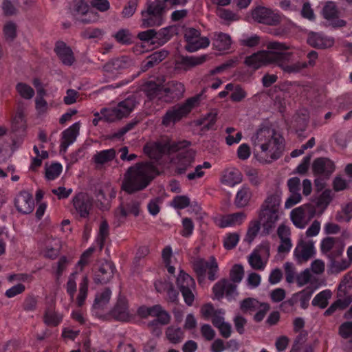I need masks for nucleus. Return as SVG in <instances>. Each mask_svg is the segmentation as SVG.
Returning <instances> with one entry per match:
<instances>
[{
  "label": "nucleus",
  "instance_id": "obj_1",
  "mask_svg": "<svg viewBox=\"0 0 352 352\" xmlns=\"http://www.w3.org/2000/svg\"><path fill=\"white\" fill-rule=\"evenodd\" d=\"M254 156L262 164H270L280 157L285 149L283 138L274 129L259 128L250 138Z\"/></svg>",
  "mask_w": 352,
  "mask_h": 352
},
{
  "label": "nucleus",
  "instance_id": "obj_2",
  "mask_svg": "<svg viewBox=\"0 0 352 352\" xmlns=\"http://www.w3.org/2000/svg\"><path fill=\"white\" fill-rule=\"evenodd\" d=\"M189 143L186 141L162 144L159 142L147 144L144 153L151 158L157 159L167 152L171 156V165L179 173H184L193 162L195 152L188 149Z\"/></svg>",
  "mask_w": 352,
  "mask_h": 352
},
{
  "label": "nucleus",
  "instance_id": "obj_3",
  "mask_svg": "<svg viewBox=\"0 0 352 352\" xmlns=\"http://www.w3.org/2000/svg\"><path fill=\"white\" fill-rule=\"evenodd\" d=\"M282 193L280 191L268 194L261 205L258 221H252L248 230L245 241L251 243L258 233L261 225L264 230L268 233L274 228L276 223L283 215L280 210Z\"/></svg>",
  "mask_w": 352,
  "mask_h": 352
},
{
  "label": "nucleus",
  "instance_id": "obj_4",
  "mask_svg": "<svg viewBox=\"0 0 352 352\" xmlns=\"http://www.w3.org/2000/svg\"><path fill=\"white\" fill-rule=\"evenodd\" d=\"M289 47L283 43L270 42L267 50L259 51L248 56L245 64L253 69H258L267 64H277L283 67L281 62L289 60L291 52H287Z\"/></svg>",
  "mask_w": 352,
  "mask_h": 352
},
{
  "label": "nucleus",
  "instance_id": "obj_5",
  "mask_svg": "<svg viewBox=\"0 0 352 352\" xmlns=\"http://www.w3.org/2000/svg\"><path fill=\"white\" fill-rule=\"evenodd\" d=\"M158 174V170L151 163L137 164L127 170L122 188L129 193L141 190Z\"/></svg>",
  "mask_w": 352,
  "mask_h": 352
},
{
  "label": "nucleus",
  "instance_id": "obj_6",
  "mask_svg": "<svg viewBox=\"0 0 352 352\" xmlns=\"http://www.w3.org/2000/svg\"><path fill=\"white\" fill-rule=\"evenodd\" d=\"M144 91L150 100H163L168 102L170 98L182 96L185 88L182 83L175 81L165 83L162 77L156 81L150 80L146 82Z\"/></svg>",
  "mask_w": 352,
  "mask_h": 352
},
{
  "label": "nucleus",
  "instance_id": "obj_7",
  "mask_svg": "<svg viewBox=\"0 0 352 352\" xmlns=\"http://www.w3.org/2000/svg\"><path fill=\"white\" fill-rule=\"evenodd\" d=\"M244 274L241 265H234L230 271V278L232 282L228 280H222L217 282L212 288L214 299L219 300L223 296L229 300H232L238 296L236 283L241 281Z\"/></svg>",
  "mask_w": 352,
  "mask_h": 352
},
{
  "label": "nucleus",
  "instance_id": "obj_8",
  "mask_svg": "<svg viewBox=\"0 0 352 352\" xmlns=\"http://www.w3.org/2000/svg\"><path fill=\"white\" fill-rule=\"evenodd\" d=\"M199 97H192L182 104H177L167 111L162 119L166 126L173 125L175 122L186 116L192 109L199 104Z\"/></svg>",
  "mask_w": 352,
  "mask_h": 352
},
{
  "label": "nucleus",
  "instance_id": "obj_9",
  "mask_svg": "<svg viewBox=\"0 0 352 352\" xmlns=\"http://www.w3.org/2000/svg\"><path fill=\"white\" fill-rule=\"evenodd\" d=\"M135 101L128 98L120 102L116 107L104 108L101 110V117L106 122H114L128 116L135 108Z\"/></svg>",
  "mask_w": 352,
  "mask_h": 352
},
{
  "label": "nucleus",
  "instance_id": "obj_10",
  "mask_svg": "<svg viewBox=\"0 0 352 352\" xmlns=\"http://www.w3.org/2000/svg\"><path fill=\"white\" fill-rule=\"evenodd\" d=\"M176 284L186 304L191 306L196 295V286L193 278L184 271L180 270L177 277Z\"/></svg>",
  "mask_w": 352,
  "mask_h": 352
},
{
  "label": "nucleus",
  "instance_id": "obj_11",
  "mask_svg": "<svg viewBox=\"0 0 352 352\" xmlns=\"http://www.w3.org/2000/svg\"><path fill=\"white\" fill-rule=\"evenodd\" d=\"M315 214L316 210L312 204H303L291 211L290 219L296 228L303 229Z\"/></svg>",
  "mask_w": 352,
  "mask_h": 352
},
{
  "label": "nucleus",
  "instance_id": "obj_12",
  "mask_svg": "<svg viewBox=\"0 0 352 352\" xmlns=\"http://www.w3.org/2000/svg\"><path fill=\"white\" fill-rule=\"evenodd\" d=\"M164 10L161 1L151 3L146 10L142 12V27L160 25L162 23V12Z\"/></svg>",
  "mask_w": 352,
  "mask_h": 352
},
{
  "label": "nucleus",
  "instance_id": "obj_13",
  "mask_svg": "<svg viewBox=\"0 0 352 352\" xmlns=\"http://www.w3.org/2000/svg\"><path fill=\"white\" fill-rule=\"evenodd\" d=\"M320 248L321 253L329 260L342 255L344 244L338 238L327 236L321 240Z\"/></svg>",
  "mask_w": 352,
  "mask_h": 352
},
{
  "label": "nucleus",
  "instance_id": "obj_14",
  "mask_svg": "<svg viewBox=\"0 0 352 352\" xmlns=\"http://www.w3.org/2000/svg\"><path fill=\"white\" fill-rule=\"evenodd\" d=\"M316 254L315 242L311 239H300L293 252L294 258L298 263H307Z\"/></svg>",
  "mask_w": 352,
  "mask_h": 352
},
{
  "label": "nucleus",
  "instance_id": "obj_15",
  "mask_svg": "<svg viewBox=\"0 0 352 352\" xmlns=\"http://www.w3.org/2000/svg\"><path fill=\"white\" fill-rule=\"evenodd\" d=\"M250 16L254 21L270 25H276L280 21L277 12L264 6L255 7L251 10Z\"/></svg>",
  "mask_w": 352,
  "mask_h": 352
},
{
  "label": "nucleus",
  "instance_id": "obj_16",
  "mask_svg": "<svg viewBox=\"0 0 352 352\" xmlns=\"http://www.w3.org/2000/svg\"><path fill=\"white\" fill-rule=\"evenodd\" d=\"M193 268L199 277V281L205 278L207 272L209 279L213 280L218 271V264L214 256H211L208 261L199 258L194 261Z\"/></svg>",
  "mask_w": 352,
  "mask_h": 352
},
{
  "label": "nucleus",
  "instance_id": "obj_17",
  "mask_svg": "<svg viewBox=\"0 0 352 352\" xmlns=\"http://www.w3.org/2000/svg\"><path fill=\"white\" fill-rule=\"evenodd\" d=\"M184 37L187 43L185 48L190 52L206 48L210 43L208 37L201 36L200 32L192 28L186 30Z\"/></svg>",
  "mask_w": 352,
  "mask_h": 352
},
{
  "label": "nucleus",
  "instance_id": "obj_18",
  "mask_svg": "<svg viewBox=\"0 0 352 352\" xmlns=\"http://www.w3.org/2000/svg\"><path fill=\"white\" fill-rule=\"evenodd\" d=\"M30 276L25 273H11L6 276L7 281L9 283L18 282L8 288L5 292V296L8 298H14L20 294H22L25 290V286L23 283L28 280Z\"/></svg>",
  "mask_w": 352,
  "mask_h": 352
},
{
  "label": "nucleus",
  "instance_id": "obj_19",
  "mask_svg": "<svg viewBox=\"0 0 352 352\" xmlns=\"http://www.w3.org/2000/svg\"><path fill=\"white\" fill-rule=\"evenodd\" d=\"M270 255V245L264 242L255 250L248 257V263L255 270H263Z\"/></svg>",
  "mask_w": 352,
  "mask_h": 352
},
{
  "label": "nucleus",
  "instance_id": "obj_20",
  "mask_svg": "<svg viewBox=\"0 0 352 352\" xmlns=\"http://www.w3.org/2000/svg\"><path fill=\"white\" fill-rule=\"evenodd\" d=\"M135 311L129 308L124 296H120L112 309L113 316L118 320L128 321L134 315Z\"/></svg>",
  "mask_w": 352,
  "mask_h": 352
},
{
  "label": "nucleus",
  "instance_id": "obj_21",
  "mask_svg": "<svg viewBox=\"0 0 352 352\" xmlns=\"http://www.w3.org/2000/svg\"><path fill=\"white\" fill-rule=\"evenodd\" d=\"M73 206L81 217H87L92 206L91 199L86 193H78L73 199Z\"/></svg>",
  "mask_w": 352,
  "mask_h": 352
},
{
  "label": "nucleus",
  "instance_id": "obj_22",
  "mask_svg": "<svg viewBox=\"0 0 352 352\" xmlns=\"http://www.w3.org/2000/svg\"><path fill=\"white\" fill-rule=\"evenodd\" d=\"M16 210L23 214H29L34 210V203L32 195L26 191L21 192L15 198Z\"/></svg>",
  "mask_w": 352,
  "mask_h": 352
},
{
  "label": "nucleus",
  "instance_id": "obj_23",
  "mask_svg": "<svg viewBox=\"0 0 352 352\" xmlns=\"http://www.w3.org/2000/svg\"><path fill=\"white\" fill-rule=\"evenodd\" d=\"M246 219V214L240 212L216 218L215 223L219 228H229L241 225Z\"/></svg>",
  "mask_w": 352,
  "mask_h": 352
},
{
  "label": "nucleus",
  "instance_id": "obj_24",
  "mask_svg": "<svg viewBox=\"0 0 352 352\" xmlns=\"http://www.w3.org/2000/svg\"><path fill=\"white\" fill-rule=\"evenodd\" d=\"M322 15L330 25L333 27H342L345 25V21L338 16V12L333 2H328L322 10Z\"/></svg>",
  "mask_w": 352,
  "mask_h": 352
},
{
  "label": "nucleus",
  "instance_id": "obj_25",
  "mask_svg": "<svg viewBox=\"0 0 352 352\" xmlns=\"http://www.w3.org/2000/svg\"><path fill=\"white\" fill-rule=\"evenodd\" d=\"M115 267L110 262L102 263L97 272L94 273V280L97 283H107L113 277Z\"/></svg>",
  "mask_w": 352,
  "mask_h": 352
},
{
  "label": "nucleus",
  "instance_id": "obj_26",
  "mask_svg": "<svg viewBox=\"0 0 352 352\" xmlns=\"http://www.w3.org/2000/svg\"><path fill=\"white\" fill-rule=\"evenodd\" d=\"M232 43L230 34L221 32H215L212 37V44L214 48L220 52L228 50Z\"/></svg>",
  "mask_w": 352,
  "mask_h": 352
},
{
  "label": "nucleus",
  "instance_id": "obj_27",
  "mask_svg": "<svg viewBox=\"0 0 352 352\" xmlns=\"http://www.w3.org/2000/svg\"><path fill=\"white\" fill-rule=\"evenodd\" d=\"M169 29H162L159 32H156L154 30H148L146 31L141 32L138 34V38L147 43H155L157 40L161 39L162 35L164 36L162 43L168 40Z\"/></svg>",
  "mask_w": 352,
  "mask_h": 352
},
{
  "label": "nucleus",
  "instance_id": "obj_28",
  "mask_svg": "<svg viewBox=\"0 0 352 352\" xmlns=\"http://www.w3.org/2000/svg\"><path fill=\"white\" fill-rule=\"evenodd\" d=\"M80 122H75L62 133L61 149L64 151L72 144L79 134Z\"/></svg>",
  "mask_w": 352,
  "mask_h": 352
},
{
  "label": "nucleus",
  "instance_id": "obj_29",
  "mask_svg": "<svg viewBox=\"0 0 352 352\" xmlns=\"http://www.w3.org/2000/svg\"><path fill=\"white\" fill-rule=\"evenodd\" d=\"M315 175H330L335 170L333 162L326 158H318L316 160L312 166Z\"/></svg>",
  "mask_w": 352,
  "mask_h": 352
},
{
  "label": "nucleus",
  "instance_id": "obj_30",
  "mask_svg": "<svg viewBox=\"0 0 352 352\" xmlns=\"http://www.w3.org/2000/svg\"><path fill=\"white\" fill-rule=\"evenodd\" d=\"M307 43L314 47L327 48L333 46L334 40L322 34L310 32L307 37Z\"/></svg>",
  "mask_w": 352,
  "mask_h": 352
},
{
  "label": "nucleus",
  "instance_id": "obj_31",
  "mask_svg": "<svg viewBox=\"0 0 352 352\" xmlns=\"http://www.w3.org/2000/svg\"><path fill=\"white\" fill-rule=\"evenodd\" d=\"M316 289L317 287L313 288L311 287H307L303 290L294 294L287 302L293 305L294 303L299 301L300 307L302 309H306L308 307L312 294Z\"/></svg>",
  "mask_w": 352,
  "mask_h": 352
},
{
  "label": "nucleus",
  "instance_id": "obj_32",
  "mask_svg": "<svg viewBox=\"0 0 352 352\" xmlns=\"http://www.w3.org/2000/svg\"><path fill=\"white\" fill-rule=\"evenodd\" d=\"M54 51L64 65H71L74 61L73 52L69 47L64 42L58 41L56 43Z\"/></svg>",
  "mask_w": 352,
  "mask_h": 352
},
{
  "label": "nucleus",
  "instance_id": "obj_33",
  "mask_svg": "<svg viewBox=\"0 0 352 352\" xmlns=\"http://www.w3.org/2000/svg\"><path fill=\"white\" fill-rule=\"evenodd\" d=\"M140 212V204L135 201H131L127 204V209H125L122 204L116 210V217L118 221H123L129 214L137 217Z\"/></svg>",
  "mask_w": 352,
  "mask_h": 352
},
{
  "label": "nucleus",
  "instance_id": "obj_34",
  "mask_svg": "<svg viewBox=\"0 0 352 352\" xmlns=\"http://www.w3.org/2000/svg\"><path fill=\"white\" fill-rule=\"evenodd\" d=\"M221 182L228 186L233 187L242 182V175L235 168H228L224 171Z\"/></svg>",
  "mask_w": 352,
  "mask_h": 352
},
{
  "label": "nucleus",
  "instance_id": "obj_35",
  "mask_svg": "<svg viewBox=\"0 0 352 352\" xmlns=\"http://www.w3.org/2000/svg\"><path fill=\"white\" fill-rule=\"evenodd\" d=\"M252 197V190L245 185L242 186L238 190L235 197V204L239 208L247 206Z\"/></svg>",
  "mask_w": 352,
  "mask_h": 352
},
{
  "label": "nucleus",
  "instance_id": "obj_36",
  "mask_svg": "<svg viewBox=\"0 0 352 352\" xmlns=\"http://www.w3.org/2000/svg\"><path fill=\"white\" fill-rule=\"evenodd\" d=\"M60 249V241L58 239H47L45 242L43 253L45 257L54 258L58 254Z\"/></svg>",
  "mask_w": 352,
  "mask_h": 352
},
{
  "label": "nucleus",
  "instance_id": "obj_37",
  "mask_svg": "<svg viewBox=\"0 0 352 352\" xmlns=\"http://www.w3.org/2000/svg\"><path fill=\"white\" fill-rule=\"evenodd\" d=\"M162 260L170 274H174L177 261L170 246L166 247L162 253Z\"/></svg>",
  "mask_w": 352,
  "mask_h": 352
},
{
  "label": "nucleus",
  "instance_id": "obj_38",
  "mask_svg": "<svg viewBox=\"0 0 352 352\" xmlns=\"http://www.w3.org/2000/svg\"><path fill=\"white\" fill-rule=\"evenodd\" d=\"M210 58L209 54H201L199 56H191L184 57L182 59V65L184 69L201 65Z\"/></svg>",
  "mask_w": 352,
  "mask_h": 352
},
{
  "label": "nucleus",
  "instance_id": "obj_39",
  "mask_svg": "<svg viewBox=\"0 0 352 352\" xmlns=\"http://www.w3.org/2000/svg\"><path fill=\"white\" fill-rule=\"evenodd\" d=\"M116 156V151L114 149H107L103 150L100 152L96 153L94 157L93 160L94 163L97 166H102L109 162L113 160Z\"/></svg>",
  "mask_w": 352,
  "mask_h": 352
},
{
  "label": "nucleus",
  "instance_id": "obj_40",
  "mask_svg": "<svg viewBox=\"0 0 352 352\" xmlns=\"http://www.w3.org/2000/svg\"><path fill=\"white\" fill-rule=\"evenodd\" d=\"M217 116V111H212L195 120V123L201 126L202 129H210L215 124Z\"/></svg>",
  "mask_w": 352,
  "mask_h": 352
},
{
  "label": "nucleus",
  "instance_id": "obj_41",
  "mask_svg": "<svg viewBox=\"0 0 352 352\" xmlns=\"http://www.w3.org/2000/svg\"><path fill=\"white\" fill-rule=\"evenodd\" d=\"M336 258H333L329 260L328 267L331 273L338 274L350 267V261H347L344 258L341 259L340 261H337Z\"/></svg>",
  "mask_w": 352,
  "mask_h": 352
},
{
  "label": "nucleus",
  "instance_id": "obj_42",
  "mask_svg": "<svg viewBox=\"0 0 352 352\" xmlns=\"http://www.w3.org/2000/svg\"><path fill=\"white\" fill-rule=\"evenodd\" d=\"M216 12L217 15L225 24L229 25L232 22L239 21L240 19L239 16L236 12L228 9L219 8L217 9Z\"/></svg>",
  "mask_w": 352,
  "mask_h": 352
},
{
  "label": "nucleus",
  "instance_id": "obj_43",
  "mask_svg": "<svg viewBox=\"0 0 352 352\" xmlns=\"http://www.w3.org/2000/svg\"><path fill=\"white\" fill-rule=\"evenodd\" d=\"M332 296V292L329 289H324L315 296L312 300V305L320 308L324 309L328 305L329 300Z\"/></svg>",
  "mask_w": 352,
  "mask_h": 352
},
{
  "label": "nucleus",
  "instance_id": "obj_44",
  "mask_svg": "<svg viewBox=\"0 0 352 352\" xmlns=\"http://www.w3.org/2000/svg\"><path fill=\"white\" fill-rule=\"evenodd\" d=\"M352 219V202L343 204L336 216V219L340 222H349Z\"/></svg>",
  "mask_w": 352,
  "mask_h": 352
},
{
  "label": "nucleus",
  "instance_id": "obj_45",
  "mask_svg": "<svg viewBox=\"0 0 352 352\" xmlns=\"http://www.w3.org/2000/svg\"><path fill=\"white\" fill-rule=\"evenodd\" d=\"M111 292L109 289H105L100 294H98L93 305L94 309H103L108 304L111 298Z\"/></svg>",
  "mask_w": 352,
  "mask_h": 352
},
{
  "label": "nucleus",
  "instance_id": "obj_46",
  "mask_svg": "<svg viewBox=\"0 0 352 352\" xmlns=\"http://www.w3.org/2000/svg\"><path fill=\"white\" fill-rule=\"evenodd\" d=\"M260 305L258 302L255 298H248L240 303V308L244 313L252 314L257 310L258 307Z\"/></svg>",
  "mask_w": 352,
  "mask_h": 352
},
{
  "label": "nucleus",
  "instance_id": "obj_47",
  "mask_svg": "<svg viewBox=\"0 0 352 352\" xmlns=\"http://www.w3.org/2000/svg\"><path fill=\"white\" fill-rule=\"evenodd\" d=\"M63 316L54 311L52 309H48L45 314L44 321L49 326H56L62 320Z\"/></svg>",
  "mask_w": 352,
  "mask_h": 352
},
{
  "label": "nucleus",
  "instance_id": "obj_48",
  "mask_svg": "<svg viewBox=\"0 0 352 352\" xmlns=\"http://www.w3.org/2000/svg\"><path fill=\"white\" fill-rule=\"evenodd\" d=\"M88 291V275L85 274L82 276L80 283L79 293L77 297V303L79 306H82L87 296Z\"/></svg>",
  "mask_w": 352,
  "mask_h": 352
},
{
  "label": "nucleus",
  "instance_id": "obj_49",
  "mask_svg": "<svg viewBox=\"0 0 352 352\" xmlns=\"http://www.w3.org/2000/svg\"><path fill=\"white\" fill-rule=\"evenodd\" d=\"M34 152L36 154V157L32 159L30 168L34 170L37 167L41 165L42 160L48 157V153L46 151L42 149L39 150V148L34 146L33 148Z\"/></svg>",
  "mask_w": 352,
  "mask_h": 352
},
{
  "label": "nucleus",
  "instance_id": "obj_50",
  "mask_svg": "<svg viewBox=\"0 0 352 352\" xmlns=\"http://www.w3.org/2000/svg\"><path fill=\"white\" fill-rule=\"evenodd\" d=\"M16 89L19 95L25 99H30L34 96V89L25 82H18Z\"/></svg>",
  "mask_w": 352,
  "mask_h": 352
},
{
  "label": "nucleus",
  "instance_id": "obj_51",
  "mask_svg": "<svg viewBox=\"0 0 352 352\" xmlns=\"http://www.w3.org/2000/svg\"><path fill=\"white\" fill-rule=\"evenodd\" d=\"M166 337L172 343H177L183 339L184 333L179 327H170L167 329Z\"/></svg>",
  "mask_w": 352,
  "mask_h": 352
},
{
  "label": "nucleus",
  "instance_id": "obj_52",
  "mask_svg": "<svg viewBox=\"0 0 352 352\" xmlns=\"http://www.w3.org/2000/svg\"><path fill=\"white\" fill-rule=\"evenodd\" d=\"M211 168V164L208 162H204L202 164L196 166L193 172L189 173L187 175V178L189 180H195L202 177L204 175L203 169H209Z\"/></svg>",
  "mask_w": 352,
  "mask_h": 352
},
{
  "label": "nucleus",
  "instance_id": "obj_53",
  "mask_svg": "<svg viewBox=\"0 0 352 352\" xmlns=\"http://www.w3.org/2000/svg\"><path fill=\"white\" fill-rule=\"evenodd\" d=\"M168 55V52L166 51H157L153 53L149 56L148 60L146 63L145 67L146 68L152 67L153 65L158 63L163 60Z\"/></svg>",
  "mask_w": 352,
  "mask_h": 352
},
{
  "label": "nucleus",
  "instance_id": "obj_54",
  "mask_svg": "<svg viewBox=\"0 0 352 352\" xmlns=\"http://www.w3.org/2000/svg\"><path fill=\"white\" fill-rule=\"evenodd\" d=\"M63 166L59 163H54L46 168L45 175L47 179L54 180L61 173Z\"/></svg>",
  "mask_w": 352,
  "mask_h": 352
},
{
  "label": "nucleus",
  "instance_id": "obj_55",
  "mask_svg": "<svg viewBox=\"0 0 352 352\" xmlns=\"http://www.w3.org/2000/svg\"><path fill=\"white\" fill-rule=\"evenodd\" d=\"M25 122L23 110L18 108L15 114L12 116L11 119V126L13 130H16Z\"/></svg>",
  "mask_w": 352,
  "mask_h": 352
},
{
  "label": "nucleus",
  "instance_id": "obj_56",
  "mask_svg": "<svg viewBox=\"0 0 352 352\" xmlns=\"http://www.w3.org/2000/svg\"><path fill=\"white\" fill-rule=\"evenodd\" d=\"M333 197V195L330 189L324 190L318 199V206L326 208L332 201Z\"/></svg>",
  "mask_w": 352,
  "mask_h": 352
},
{
  "label": "nucleus",
  "instance_id": "obj_57",
  "mask_svg": "<svg viewBox=\"0 0 352 352\" xmlns=\"http://www.w3.org/2000/svg\"><path fill=\"white\" fill-rule=\"evenodd\" d=\"M109 234V226L107 222L103 221L100 223L99 231L98 233V236L96 238V243L100 246V248L101 249L103 245V243L106 237Z\"/></svg>",
  "mask_w": 352,
  "mask_h": 352
},
{
  "label": "nucleus",
  "instance_id": "obj_58",
  "mask_svg": "<svg viewBox=\"0 0 352 352\" xmlns=\"http://www.w3.org/2000/svg\"><path fill=\"white\" fill-rule=\"evenodd\" d=\"M239 241V236L238 234L234 232V233H229L227 234L223 240V245L226 249L230 250L234 248L238 243Z\"/></svg>",
  "mask_w": 352,
  "mask_h": 352
},
{
  "label": "nucleus",
  "instance_id": "obj_59",
  "mask_svg": "<svg viewBox=\"0 0 352 352\" xmlns=\"http://www.w3.org/2000/svg\"><path fill=\"white\" fill-rule=\"evenodd\" d=\"M286 281L288 283H293L296 279V268L292 263L287 262L284 265Z\"/></svg>",
  "mask_w": 352,
  "mask_h": 352
},
{
  "label": "nucleus",
  "instance_id": "obj_60",
  "mask_svg": "<svg viewBox=\"0 0 352 352\" xmlns=\"http://www.w3.org/2000/svg\"><path fill=\"white\" fill-rule=\"evenodd\" d=\"M114 37L118 42L122 44L130 43L132 41V35L131 32L126 29H122L118 31L115 34Z\"/></svg>",
  "mask_w": 352,
  "mask_h": 352
},
{
  "label": "nucleus",
  "instance_id": "obj_61",
  "mask_svg": "<svg viewBox=\"0 0 352 352\" xmlns=\"http://www.w3.org/2000/svg\"><path fill=\"white\" fill-rule=\"evenodd\" d=\"M94 251V248L92 247L89 248L85 250L80 256L79 261L76 265V270H82V267L89 263L90 258Z\"/></svg>",
  "mask_w": 352,
  "mask_h": 352
},
{
  "label": "nucleus",
  "instance_id": "obj_62",
  "mask_svg": "<svg viewBox=\"0 0 352 352\" xmlns=\"http://www.w3.org/2000/svg\"><path fill=\"white\" fill-rule=\"evenodd\" d=\"M3 34L7 41H12L16 36V26L12 22L7 23L3 28Z\"/></svg>",
  "mask_w": 352,
  "mask_h": 352
},
{
  "label": "nucleus",
  "instance_id": "obj_63",
  "mask_svg": "<svg viewBox=\"0 0 352 352\" xmlns=\"http://www.w3.org/2000/svg\"><path fill=\"white\" fill-rule=\"evenodd\" d=\"M311 274L309 269H305L299 273L296 276V283L298 287H301L307 283H309L311 280Z\"/></svg>",
  "mask_w": 352,
  "mask_h": 352
},
{
  "label": "nucleus",
  "instance_id": "obj_64",
  "mask_svg": "<svg viewBox=\"0 0 352 352\" xmlns=\"http://www.w3.org/2000/svg\"><path fill=\"white\" fill-rule=\"evenodd\" d=\"M251 148L246 143L241 144L236 150L237 157L241 160H246L251 155Z\"/></svg>",
  "mask_w": 352,
  "mask_h": 352
}]
</instances>
